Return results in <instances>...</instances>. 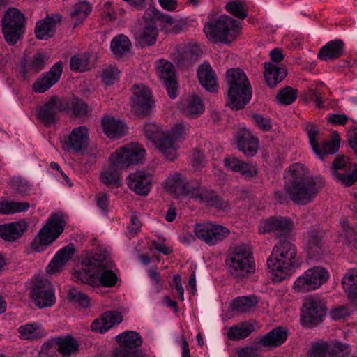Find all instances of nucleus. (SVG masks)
<instances>
[{
    "mask_svg": "<svg viewBox=\"0 0 357 357\" xmlns=\"http://www.w3.org/2000/svg\"><path fill=\"white\" fill-rule=\"evenodd\" d=\"M308 169L304 165L295 162L290 165L283 174L284 189L277 191L274 198L280 204L287 202V196L297 205H305L312 202L318 192L324 187L325 181L321 177L308 175Z\"/></svg>",
    "mask_w": 357,
    "mask_h": 357,
    "instance_id": "obj_1",
    "label": "nucleus"
},
{
    "mask_svg": "<svg viewBox=\"0 0 357 357\" xmlns=\"http://www.w3.org/2000/svg\"><path fill=\"white\" fill-rule=\"evenodd\" d=\"M145 150L137 144H132L117 149L110 157V164L103 167L100 174V181L110 188H118L121 184V170L142 161Z\"/></svg>",
    "mask_w": 357,
    "mask_h": 357,
    "instance_id": "obj_2",
    "label": "nucleus"
},
{
    "mask_svg": "<svg viewBox=\"0 0 357 357\" xmlns=\"http://www.w3.org/2000/svg\"><path fill=\"white\" fill-rule=\"evenodd\" d=\"M298 264L296 247L288 240L279 241L267 259V266L274 275L273 280L277 282L286 279Z\"/></svg>",
    "mask_w": 357,
    "mask_h": 357,
    "instance_id": "obj_3",
    "label": "nucleus"
},
{
    "mask_svg": "<svg viewBox=\"0 0 357 357\" xmlns=\"http://www.w3.org/2000/svg\"><path fill=\"white\" fill-rule=\"evenodd\" d=\"M227 82L229 85L227 105L233 110L244 108L252 97L250 84L245 73L239 68L229 69Z\"/></svg>",
    "mask_w": 357,
    "mask_h": 357,
    "instance_id": "obj_4",
    "label": "nucleus"
},
{
    "mask_svg": "<svg viewBox=\"0 0 357 357\" xmlns=\"http://www.w3.org/2000/svg\"><path fill=\"white\" fill-rule=\"evenodd\" d=\"M240 22L228 15L211 19L204 26V31L214 42L230 43L239 33Z\"/></svg>",
    "mask_w": 357,
    "mask_h": 357,
    "instance_id": "obj_5",
    "label": "nucleus"
},
{
    "mask_svg": "<svg viewBox=\"0 0 357 357\" xmlns=\"http://www.w3.org/2000/svg\"><path fill=\"white\" fill-rule=\"evenodd\" d=\"M225 263L228 273L236 278H245L255 271L252 252L250 246L245 244L235 246Z\"/></svg>",
    "mask_w": 357,
    "mask_h": 357,
    "instance_id": "obj_6",
    "label": "nucleus"
},
{
    "mask_svg": "<svg viewBox=\"0 0 357 357\" xmlns=\"http://www.w3.org/2000/svg\"><path fill=\"white\" fill-rule=\"evenodd\" d=\"M64 225L65 221L61 214H52L40 230L37 238L31 243V249L35 252L43 250L45 247L50 245L60 236L63 231Z\"/></svg>",
    "mask_w": 357,
    "mask_h": 357,
    "instance_id": "obj_7",
    "label": "nucleus"
},
{
    "mask_svg": "<svg viewBox=\"0 0 357 357\" xmlns=\"http://www.w3.org/2000/svg\"><path fill=\"white\" fill-rule=\"evenodd\" d=\"M25 23V17L20 10L8 9L2 20V32L7 43L14 45L22 38Z\"/></svg>",
    "mask_w": 357,
    "mask_h": 357,
    "instance_id": "obj_8",
    "label": "nucleus"
},
{
    "mask_svg": "<svg viewBox=\"0 0 357 357\" xmlns=\"http://www.w3.org/2000/svg\"><path fill=\"white\" fill-rule=\"evenodd\" d=\"M189 128L188 123H177L171 132H162L156 141L155 145L167 160L173 161L177 157L178 146L176 142L188 134Z\"/></svg>",
    "mask_w": 357,
    "mask_h": 357,
    "instance_id": "obj_9",
    "label": "nucleus"
},
{
    "mask_svg": "<svg viewBox=\"0 0 357 357\" xmlns=\"http://www.w3.org/2000/svg\"><path fill=\"white\" fill-rule=\"evenodd\" d=\"M328 273L325 268L313 267L307 270L296 280L294 289L298 292H307L317 289L328 280Z\"/></svg>",
    "mask_w": 357,
    "mask_h": 357,
    "instance_id": "obj_10",
    "label": "nucleus"
},
{
    "mask_svg": "<svg viewBox=\"0 0 357 357\" xmlns=\"http://www.w3.org/2000/svg\"><path fill=\"white\" fill-rule=\"evenodd\" d=\"M193 231L196 237L208 246L218 244L230 234L227 227L211 222L197 223Z\"/></svg>",
    "mask_w": 357,
    "mask_h": 357,
    "instance_id": "obj_11",
    "label": "nucleus"
},
{
    "mask_svg": "<svg viewBox=\"0 0 357 357\" xmlns=\"http://www.w3.org/2000/svg\"><path fill=\"white\" fill-rule=\"evenodd\" d=\"M202 188L198 181H189L178 172L168 177L166 182L167 190L174 193L176 197L188 195L196 199Z\"/></svg>",
    "mask_w": 357,
    "mask_h": 357,
    "instance_id": "obj_12",
    "label": "nucleus"
},
{
    "mask_svg": "<svg viewBox=\"0 0 357 357\" xmlns=\"http://www.w3.org/2000/svg\"><path fill=\"white\" fill-rule=\"evenodd\" d=\"M32 302L39 308L52 307L56 302L52 284L46 279H36L30 290Z\"/></svg>",
    "mask_w": 357,
    "mask_h": 357,
    "instance_id": "obj_13",
    "label": "nucleus"
},
{
    "mask_svg": "<svg viewBox=\"0 0 357 357\" xmlns=\"http://www.w3.org/2000/svg\"><path fill=\"white\" fill-rule=\"evenodd\" d=\"M332 176L345 186L352 185L357 181V165L349 161L344 155H337L332 165Z\"/></svg>",
    "mask_w": 357,
    "mask_h": 357,
    "instance_id": "obj_14",
    "label": "nucleus"
},
{
    "mask_svg": "<svg viewBox=\"0 0 357 357\" xmlns=\"http://www.w3.org/2000/svg\"><path fill=\"white\" fill-rule=\"evenodd\" d=\"M326 313L325 303L319 298L309 296L304 300L301 310V319L304 324L317 325Z\"/></svg>",
    "mask_w": 357,
    "mask_h": 357,
    "instance_id": "obj_15",
    "label": "nucleus"
},
{
    "mask_svg": "<svg viewBox=\"0 0 357 357\" xmlns=\"http://www.w3.org/2000/svg\"><path fill=\"white\" fill-rule=\"evenodd\" d=\"M305 132L307 134L310 146L313 152L321 159L324 160L326 155L335 153L340 146L338 139L326 141L320 146L317 142L319 131L317 127L313 124L308 123L305 127Z\"/></svg>",
    "mask_w": 357,
    "mask_h": 357,
    "instance_id": "obj_16",
    "label": "nucleus"
},
{
    "mask_svg": "<svg viewBox=\"0 0 357 357\" xmlns=\"http://www.w3.org/2000/svg\"><path fill=\"white\" fill-rule=\"evenodd\" d=\"M130 98L131 111L135 115H146L153 102L150 89L144 85H134Z\"/></svg>",
    "mask_w": 357,
    "mask_h": 357,
    "instance_id": "obj_17",
    "label": "nucleus"
},
{
    "mask_svg": "<svg viewBox=\"0 0 357 357\" xmlns=\"http://www.w3.org/2000/svg\"><path fill=\"white\" fill-rule=\"evenodd\" d=\"M258 229L261 234L273 233L280 238L289 235L293 229L292 221L283 216H271L260 222Z\"/></svg>",
    "mask_w": 357,
    "mask_h": 357,
    "instance_id": "obj_18",
    "label": "nucleus"
},
{
    "mask_svg": "<svg viewBox=\"0 0 357 357\" xmlns=\"http://www.w3.org/2000/svg\"><path fill=\"white\" fill-rule=\"evenodd\" d=\"M324 232L319 228H310L305 236L306 251L310 258L319 259L327 252L324 241Z\"/></svg>",
    "mask_w": 357,
    "mask_h": 357,
    "instance_id": "obj_19",
    "label": "nucleus"
},
{
    "mask_svg": "<svg viewBox=\"0 0 357 357\" xmlns=\"http://www.w3.org/2000/svg\"><path fill=\"white\" fill-rule=\"evenodd\" d=\"M349 352L348 345L340 342H321L312 344L309 357H340Z\"/></svg>",
    "mask_w": 357,
    "mask_h": 357,
    "instance_id": "obj_20",
    "label": "nucleus"
},
{
    "mask_svg": "<svg viewBox=\"0 0 357 357\" xmlns=\"http://www.w3.org/2000/svg\"><path fill=\"white\" fill-rule=\"evenodd\" d=\"M68 103L65 100L59 99L56 96H52L40 107L38 117L46 126H49L56 122L57 114L66 111Z\"/></svg>",
    "mask_w": 357,
    "mask_h": 357,
    "instance_id": "obj_21",
    "label": "nucleus"
},
{
    "mask_svg": "<svg viewBox=\"0 0 357 357\" xmlns=\"http://www.w3.org/2000/svg\"><path fill=\"white\" fill-rule=\"evenodd\" d=\"M202 54L200 47L195 43L179 44L174 60L178 67L184 68L197 61Z\"/></svg>",
    "mask_w": 357,
    "mask_h": 357,
    "instance_id": "obj_22",
    "label": "nucleus"
},
{
    "mask_svg": "<svg viewBox=\"0 0 357 357\" xmlns=\"http://www.w3.org/2000/svg\"><path fill=\"white\" fill-rule=\"evenodd\" d=\"M89 142V129L84 126H80L72 130L64 142V146L68 151L80 153L87 148Z\"/></svg>",
    "mask_w": 357,
    "mask_h": 357,
    "instance_id": "obj_23",
    "label": "nucleus"
},
{
    "mask_svg": "<svg viewBox=\"0 0 357 357\" xmlns=\"http://www.w3.org/2000/svg\"><path fill=\"white\" fill-rule=\"evenodd\" d=\"M153 182L152 175L144 171H137L131 173L127 178L129 188L137 195L146 196L151 189Z\"/></svg>",
    "mask_w": 357,
    "mask_h": 357,
    "instance_id": "obj_24",
    "label": "nucleus"
},
{
    "mask_svg": "<svg viewBox=\"0 0 357 357\" xmlns=\"http://www.w3.org/2000/svg\"><path fill=\"white\" fill-rule=\"evenodd\" d=\"M62 71V63L57 62L48 72L43 73L42 77L34 82L33 91L39 93L45 92L59 81Z\"/></svg>",
    "mask_w": 357,
    "mask_h": 357,
    "instance_id": "obj_25",
    "label": "nucleus"
},
{
    "mask_svg": "<svg viewBox=\"0 0 357 357\" xmlns=\"http://www.w3.org/2000/svg\"><path fill=\"white\" fill-rule=\"evenodd\" d=\"M158 75L167 88L171 98L176 97V85L175 73L173 65L165 60H160L158 66Z\"/></svg>",
    "mask_w": 357,
    "mask_h": 357,
    "instance_id": "obj_26",
    "label": "nucleus"
},
{
    "mask_svg": "<svg viewBox=\"0 0 357 357\" xmlns=\"http://www.w3.org/2000/svg\"><path fill=\"white\" fill-rule=\"evenodd\" d=\"M93 259L98 262L97 279H99L100 284L104 287H114L117 282V275L112 270L109 265L108 259L104 255L102 257L96 252Z\"/></svg>",
    "mask_w": 357,
    "mask_h": 357,
    "instance_id": "obj_27",
    "label": "nucleus"
},
{
    "mask_svg": "<svg viewBox=\"0 0 357 357\" xmlns=\"http://www.w3.org/2000/svg\"><path fill=\"white\" fill-rule=\"evenodd\" d=\"M238 149L247 156H254L258 149L259 140L252 132L245 128L239 130L236 135Z\"/></svg>",
    "mask_w": 357,
    "mask_h": 357,
    "instance_id": "obj_28",
    "label": "nucleus"
},
{
    "mask_svg": "<svg viewBox=\"0 0 357 357\" xmlns=\"http://www.w3.org/2000/svg\"><path fill=\"white\" fill-rule=\"evenodd\" d=\"M61 22V16L52 15L37 22L35 26V34L38 39L47 40L52 38L56 31V26Z\"/></svg>",
    "mask_w": 357,
    "mask_h": 357,
    "instance_id": "obj_29",
    "label": "nucleus"
},
{
    "mask_svg": "<svg viewBox=\"0 0 357 357\" xmlns=\"http://www.w3.org/2000/svg\"><path fill=\"white\" fill-rule=\"evenodd\" d=\"M158 36V31L153 21L142 24L134 33L136 43L144 47L155 44Z\"/></svg>",
    "mask_w": 357,
    "mask_h": 357,
    "instance_id": "obj_30",
    "label": "nucleus"
},
{
    "mask_svg": "<svg viewBox=\"0 0 357 357\" xmlns=\"http://www.w3.org/2000/svg\"><path fill=\"white\" fill-rule=\"evenodd\" d=\"M224 165L228 169L239 173L245 178H253L257 174V168L255 165L245 162L235 156L225 158L224 159Z\"/></svg>",
    "mask_w": 357,
    "mask_h": 357,
    "instance_id": "obj_31",
    "label": "nucleus"
},
{
    "mask_svg": "<svg viewBox=\"0 0 357 357\" xmlns=\"http://www.w3.org/2000/svg\"><path fill=\"white\" fill-rule=\"evenodd\" d=\"M123 320L121 313L114 311L105 312L101 317L95 319L91 325V330L96 333H104L114 325L120 324Z\"/></svg>",
    "mask_w": 357,
    "mask_h": 357,
    "instance_id": "obj_32",
    "label": "nucleus"
},
{
    "mask_svg": "<svg viewBox=\"0 0 357 357\" xmlns=\"http://www.w3.org/2000/svg\"><path fill=\"white\" fill-rule=\"evenodd\" d=\"M28 222L25 220L0 225V237L3 240L14 242L26 231Z\"/></svg>",
    "mask_w": 357,
    "mask_h": 357,
    "instance_id": "obj_33",
    "label": "nucleus"
},
{
    "mask_svg": "<svg viewBox=\"0 0 357 357\" xmlns=\"http://www.w3.org/2000/svg\"><path fill=\"white\" fill-rule=\"evenodd\" d=\"M74 252L75 248L73 244H69L60 249L47 266V272L54 273L61 271L72 258Z\"/></svg>",
    "mask_w": 357,
    "mask_h": 357,
    "instance_id": "obj_34",
    "label": "nucleus"
},
{
    "mask_svg": "<svg viewBox=\"0 0 357 357\" xmlns=\"http://www.w3.org/2000/svg\"><path fill=\"white\" fill-rule=\"evenodd\" d=\"M197 77L200 84L206 91L211 93L217 91V77L208 63H204L199 67Z\"/></svg>",
    "mask_w": 357,
    "mask_h": 357,
    "instance_id": "obj_35",
    "label": "nucleus"
},
{
    "mask_svg": "<svg viewBox=\"0 0 357 357\" xmlns=\"http://www.w3.org/2000/svg\"><path fill=\"white\" fill-rule=\"evenodd\" d=\"M287 338V331L282 327H276L264 335L257 337L261 346L277 347L282 345Z\"/></svg>",
    "mask_w": 357,
    "mask_h": 357,
    "instance_id": "obj_36",
    "label": "nucleus"
},
{
    "mask_svg": "<svg viewBox=\"0 0 357 357\" xmlns=\"http://www.w3.org/2000/svg\"><path fill=\"white\" fill-rule=\"evenodd\" d=\"M344 49V43L342 40H333L328 42L319 50L317 56L324 61L334 60L343 54Z\"/></svg>",
    "mask_w": 357,
    "mask_h": 357,
    "instance_id": "obj_37",
    "label": "nucleus"
},
{
    "mask_svg": "<svg viewBox=\"0 0 357 357\" xmlns=\"http://www.w3.org/2000/svg\"><path fill=\"white\" fill-rule=\"evenodd\" d=\"M195 200L199 201L200 203L206 204L209 206L221 209L224 211H227L231 208L228 202L222 200L214 192L209 191L203 187Z\"/></svg>",
    "mask_w": 357,
    "mask_h": 357,
    "instance_id": "obj_38",
    "label": "nucleus"
},
{
    "mask_svg": "<svg viewBox=\"0 0 357 357\" xmlns=\"http://www.w3.org/2000/svg\"><path fill=\"white\" fill-rule=\"evenodd\" d=\"M98 264L82 265V268L75 270L73 274L75 282L94 286L97 283Z\"/></svg>",
    "mask_w": 357,
    "mask_h": 357,
    "instance_id": "obj_39",
    "label": "nucleus"
},
{
    "mask_svg": "<svg viewBox=\"0 0 357 357\" xmlns=\"http://www.w3.org/2000/svg\"><path fill=\"white\" fill-rule=\"evenodd\" d=\"M102 125L104 132L111 139L121 137L126 132V125L114 117L103 118Z\"/></svg>",
    "mask_w": 357,
    "mask_h": 357,
    "instance_id": "obj_40",
    "label": "nucleus"
},
{
    "mask_svg": "<svg viewBox=\"0 0 357 357\" xmlns=\"http://www.w3.org/2000/svg\"><path fill=\"white\" fill-rule=\"evenodd\" d=\"M264 76L267 84L271 87L275 86L287 76V70L270 62L264 63Z\"/></svg>",
    "mask_w": 357,
    "mask_h": 357,
    "instance_id": "obj_41",
    "label": "nucleus"
},
{
    "mask_svg": "<svg viewBox=\"0 0 357 357\" xmlns=\"http://www.w3.org/2000/svg\"><path fill=\"white\" fill-rule=\"evenodd\" d=\"M342 284L350 301L357 304V269H349L342 278Z\"/></svg>",
    "mask_w": 357,
    "mask_h": 357,
    "instance_id": "obj_42",
    "label": "nucleus"
},
{
    "mask_svg": "<svg viewBox=\"0 0 357 357\" xmlns=\"http://www.w3.org/2000/svg\"><path fill=\"white\" fill-rule=\"evenodd\" d=\"M254 329V324L251 321L240 322L229 328L227 337L232 341L241 340L248 337Z\"/></svg>",
    "mask_w": 357,
    "mask_h": 357,
    "instance_id": "obj_43",
    "label": "nucleus"
},
{
    "mask_svg": "<svg viewBox=\"0 0 357 357\" xmlns=\"http://www.w3.org/2000/svg\"><path fill=\"white\" fill-rule=\"evenodd\" d=\"M180 107L187 116L199 114L204 110L202 100L197 95H192L183 100L180 104Z\"/></svg>",
    "mask_w": 357,
    "mask_h": 357,
    "instance_id": "obj_44",
    "label": "nucleus"
},
{
    "mask_svg": "<svg viewBox=\"0 0 357 357\" xmlns=\"http://www.w3.org/2000/svg\"><path fill=\"white\" fill-rule=\"evenodd\" d=\"M20 337L22 340H34L41 338L45 331L41 326L35 323L26 324L19 327Z\"/></svg>",
    "mask_w": 357,
    "mask_h": 357,
    "instance_id": "obj_45",
    "label": "nucleus"
},
{
    "mask_svg": "<svg viewBox=\"0 0 357 357\" xmlns=\"http://www.w3.org/2000/svg\"><path fill=\"white\" fill-rule=\"evenodd\" d=\"M48 56L44 53L41 52L35 53L26 64L22 67L23 73H36L42 70L45 68Z\"/></svg>",
    "mask_w": 357,
    "mask_h": 357,
    "instance_id": "obj_46",
    "label": "nucleus"
},
{
    "mask_svg": "<svg viewBox=\"0 0 357 357\" xmlns=\"http://www.w3.org/2000/svg\"><path fill=\"white\" fill-rule=\"evenodd\" d=\"M118 343L129 349H135L142 344V339L137 332L129 331L116 337Z\"/></svg>",
    "mask_w": 357,
    "mask_h": 357,
    "instance_id": "obj_47",
    "label": "nucleus"
},
{
    "mask_svg": "<svg viewBox=\"0 0 357 357\" xmlns=\"http://www.w3.org/2000/svg\"><path fill=\"white\" fill-rule=\"evenodd\" d=\"M79 350L77 341L71 336L57 337V351L63 356H69Z\"/></svg>",
    "mask_w": 357,
    "mask_h": 357,
    "instance_id": "obj_48",
    "label": "nucleus"
},
{
    "mask_svg": "<svg viewBox=\"0 0 357 357\" xmlns=\"http://www.w3.org/2000/svg\"><path fill=\"white\" fill-rule=\"evenodd\" d=\"M110 46L113 53L121 57L130 51L131 43L127 36L119 35L112 39Z\"/></svg>",
    "mask_w": 357,
    "mask_h": 357,
    "instance_id": "obj_49",
    "label": "nucleus"
},
{
    "mask_svg": "<svg viewBox=\"0 0 357 357\" xmlns=\"http://www.w3.org/2000/svg\"><path fill=\"white\" fill-rule=\"evenodd\" d=\"M62 100H65L68 103L66 110L71 111L72 114L75 116H85L91 112V109L88 105L78 98H73L71 100L63 98Z\"/></svg>",
    "mask_w": 357,
    "mask_h": 357,
    "instance_id": "obj_50",
    "label": "nucleus"
},
{
    "mask_svg": "<svg viewBox=\"0 0 357 357\" xmlns=\"http://www.w3.org/2000/svg\"><path fill=\"white\" fill-rule=\"evenodd\" d=\"M91 8V4L87 1H81L75 4L70 13L71 18L77 21L75 26L87 17Z\"/></svg>",
    "mask_w": 357,
    "mask_h": 357,
    "instance_id": "obj_51",
    "label": "nucleus"
},
{
    "mask_svg": "<svg viewBox=\"0 0 357 357\" xmlns=\"http://www.w3.org/2000/svg\"><path fill=\"white\" fill-rule=\"evenodd\" d=\"M257 303V301L255 297H238L232 301L231 309L238 313H245L250 312Z\"/></svg>",
    "mask_w": 357,
    "mask_h": 357,
    "instance_id": "obj_52",
    "label": "nucleus"
},
{
    "mask_svg": "<svg viewBox=\"0 0 357 357\" xmlns=\"http://www.w3.org/2000/svg\"><path fill=\"white\" fill-rule=\"evenodd\" d=\"M226 10L234 16L243 20L248 16V8L245 0H233L225 6Z\"/></svg>",
    "mask_w": 357,
    "mask_h": 357,
    "instance_id": "obj_53",
    "label": "nucleus"
},
{
    "mask_svg": "<svg viewBox=\"0 0 357 357\" xmlns=\"http://www.w3.org/2000/svg\"><path fill=\"white\" fill-rule=\"evenodd\" d=\"M30 207L26 202H8L0 203V213L2 214H13L27 211Z\"/></svg>",
    "mask_w": 357,
    "mask_h": 357,
    "instance_id": "obj_54",
    "label": "nucleus"
},
{
    "mask_svg": "<svg viewBox=\"0 0 357 357\" xmlns=\"http://www.w3.org/2000/svg\"><path fill=\"white\" fill-rule=\"evenodd\" d=\"M298 93V90L290 86H287L278 91L276 99L280 105H289L296 100Z\"/></svg>",
    "mask_w": 357,
    "mask_h": 357,
    "instance_id": "obj_55",
    "label": "nucleus"
},
{
    "mask_svg": "<svg viewBox=\"0 0 357 357\" xmlns=\"http://www.w3.org/2000/svg\"><path fill=\"white\" fill-rule=\"evenodd\" d=\"M10 185L15 192L22 196L29 195L32 191V186L29 182L20 176L13 178L10 181Z\"/></svg>",
    "mask_w": 357,
    "mask_h": 357,
    "instance_id": "obj_56",
    "label": "nucleus"
},
{
    "mask_svg": "<svg viewBox=\"0 0 357 357\" xmlns=\"http://www.w3.org/2000/svg\"><path fill=\"white\" fill-rule=\"evenodd\" d=\"M68 298L70 301L78 304L82 307H87L89 305V300L87 295L83 294L76 288H72L69 290Z\"/></svg>",
    "mask_w": 357,
    "mask_h": 357,
    "instance_id": "obj_57",
    "label": "nucleus"
},
{
    "mask_svg": "<svg viewBox=\"0 0 357 357\" xmlns=\"http://www.w3.org/2000/svg\"><path fill=\"white\" fill-rule=\"evenodd\" d=\"M73 70L86 71L89 69V57L86 55H75L70 59Z\"/></svg>",
    "mask_w": 357,
    "mask_h": 357,
    "instance_id": "obj_58",
    "label": "nucleus"
},
{
    "mask_svg": "<svg viewBox=\"0 0 357 357\" xmlns=\"http://www.w3.org/2000/svg\"><path fill=\"white\" fill-rule=\"evenodd\" d=\"M261 347L259 341L256 340L252 345L238 349L237 354L238 357H259V351Z\"/></svg>",
    "mask_w": 357,
    "mask_h": 357,
    "instance_id": "obj_59",
    "label": "nucleus"
},
{
    "mask_svg": "<svg viewBox=\"0 0 357 357\" xmlns=\"http://www.w3.org/2000/svg\"><path fill=\"white\" fill-rule=\"evenodd\" d=\"M144 132L148 139L154 144L162 135L159 127L153 123H146L144 126Z\"/></svg>",
    "mask_w": 357,
    "mask_h": 357,
    "instance_id": "obj_60",
    "label": "nucleus"
},
{
    "mask_svg": "<svg viewBox=\"0 0 357 357\" xmlns=\"http://www.w3.org/2000/svg\"><path fill=\"white\" fill-rule=\"evenodd\" d=\"M119 71L115 66H109L102 71V78L107 85L113 84L119 79Z\"/></svg>",
    "mask_w": 357,
    "mask_h": 357,
    "instance_id": "obj_61",
    "label": "nucleus"
},
{
    "mask_svg": "<svg viewBox=\"0 0 357 357\" xmlns=\"http://www.w3.org/2000/svg\"><path fill=\"white\" fill-rule=\"evenodd\" d=\"M252 117L256 125L263 131H269L271 129L272 123L269 118L264 117L259 114H255Z\"/></svg>",
    "mask_w": 357,
    "mask_h": 357,
    "instance_id": "obj_62",
    "label": "nucleus"
},
{
    "mask_svg": "<svg viewBox=\"0 0 357 357\" xmlns=\"http://www.w3.org/2000/svg\"><path fill=\"white\" fill-rule=\"evenodd\" d=\"M347 135L350 147L357 155V128L354 126L349 127Z\"/></svg>",
    "mask_w": 357,
    "mask_h": 357,
    "instance_id": "obj_63",
    "label": "nucleus"
},
{
    "mask_svg": "<svg viewBox=\"0 0 357 357\" xmlns=\"http://www.w3.org/2000/svg\"><path fill=\"white\" fill-rule=\"evenodd\" d=\"M113 357H137L136 351L119 344V347L114 349Z\"/></svg>",
    "mask_w": 357,
    "mask_h": 357,
    "instance_id": "obj_64",
    "label": "nucleus"
}]
</instances>
